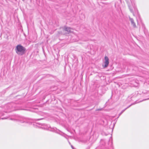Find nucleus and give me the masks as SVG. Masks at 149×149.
<instances>
[{"mask_svg": "<svg viewBox=\"0 0 149 149\" xmlns=\"http://www.w3.org/2000/svg\"><path fill=\"white\" fill-rule=\"evenodd\" d=\"M26 49L21 45H17L15 49L16 53L18 55H23L25 53Z\"/></svg>", "mask_w": 149, "mask_h": 149, "instance_id": "1", "label": "nucleus"}, {"mask_svg": "<svg viewBox=\"0 0 149 149\" xmlns=\"http://www.w3.org/2000/svg\"><path fill=\"white\" fill-rule=\"evenodd\" d=\"M18 120L22 123L31 124L34 122L35 120L26 118L21 117Z\"/></svg>", "mask_w": 149, "mask_h": 149, "instance_id": "2", "label": "nucleus"}, {"mask_svg": "<svg viewBox=\"0 0 149 149\" xmlns=\"http://www.w3.org/2000/svg\"><path fill=\"white\" fill-rule=\"evenodd\" d=\"M131 3L132 4V6L131 5H129V8L130 9V12L133 13V15H134V14L133 13V8L134 9V10L135 11H137V8L135 6L134 3L132 2V1H131Z\"/></svg>", "mask_w": 149, "mask_h": 149, "instance_id": "3", "label": "nucleus"}, {"mask_svg": "<svg viewBox=\"0 0 149 149\" xmlns=\"http://www.w3.org/2000/svg\"><path fill=\"white\" fill-rule=\"evenodd\" d=\"M104 67L106 68L108 66L109 64V59L107 56H105L104 57Z\"/></svg>", "mask_w": 149, "mask_h": 149, "instance_id": "4", "label": "nucleus"}, {"mask_svg": "<svg viewBox=\"0 0 149 149\" xmlns=\"http://www.w3.org/2000/svg\"><path fill=\"white\" fill-rule=\"evenodd\" d=\"M72 29L70 27H65L64 29V30L67 32V33L69 34L70 33H72L73 32L72 31Z\"/></svg>", "mask_w": 149, "mask_h": 149, "instance_id": "5", "label": "nucleus"}, {"mask_svg": "<svg viewBox=\"0 0 149 149\" xmlns=\"http://www.w3.org/2000/svg\"><path fill=\"white\" fill-rule=\"evenodd\" d=\"M42 125L43 126V127H42V129L46 130H51L49 129V127H50L49 126V125H48L47 124H43Z\"/></svg>", "mask_w": 149, "mask_h": 149, "instance_id": "6", "label": "nucleus"}, {"mask_svg": "<svg viewBox=\"0 0 149 149\" xmlns=\"http://www.w3.org/2000/svg\"><path fill=\"white\" fill-rule=\"evenodd\" d=\"M129 20L130 21L131 24L133 26V27L136 28V25L134 22L133 19L130 17Z\"/></svg>", "mask_w": 149, "mask_h": 149, "instance_id": "7", "label": "nucleus"}, {"mask_svg": "<svg viewBox=\"0 0 149 149\" xmlns=\"http://www.w3.org/2000/svg\"><path fill=\"white\" fill-rule=\"evenodd\" d=\"M132 105V104H131L130 105V106H129L127 108H126L125 109H124L121 112H122V113L127 109V108H129V107H130L131 105Z\"/></svg>", "mask_w": 149, "mask_h": 149, "instance_id": "8", "label": "nucleus"}, {"mask_svg": "<svg viewBox=\"0 0 149 149\" xmlns=\"http://www.w3.org/2000/svg\"><path fill=\"white\" fill-rule=\"evenodd\" d=\"M149 100V98H148L147 99H145L144 100H142V101H145V100Z\"/></svg>", "mask_w": 149, "mask_h": 149, "instance_id": "9", "label": "nucleus"}, {"mask_svg": "<svg viewBox=\"0 0 149 149\" xmlns=\"http://www.w3.org/2000/svg\"><path fill=\"white\" fill-rule=\"evenodd\" d=\"M122 114V112H120L119 114V116L118 117H118L121 115V114Z\"/></svg>", "mask_w": 149, "mask_h": 149, "instance_id": "10", "label": "nucleus"}, {"mask_svg": "<svg viewBox=\"0 0 149 149\" xmlns=\"http://www.w3.org/2000/svg\"><path fill=\"white\" fill-rule=\"evenodd\" d=\"M42 119H43V118H40V119H37V120H42Z\"/></svg>", "mask_w": 149, "mask_h": 149, "instance_id": "11", "label": "nucleus"}, {"mask_svg": "<svg viewBox=\"0 0 149 149\" xmlns=\"http://www.w3.org/2000/svg\"><path fill=\"white\" fill-rule=\"evenodd\" d=\"M7 118H1V119H7Z\"/></svg>", "mask_w": 149, "mask_h": 149, "instance_id": "12", "label": "nucleus"}, {"mask_svg": "<svg viewBox=\"0 0 149 149\" xmlns=\"http://www.w3.org/2000/svg\"><path fill=\"white\" fill-rule=\"evenodd\" d=\"M71 147L73 149V146H71Z\"/></svg>", "mask_w": 149, "mask_h": 149, "instance_id": "13", "label": "nucleus"}, {"mask_svg": "<svg viewBox=\"0 0 149 149\" xmlns=\"http://www.w3.org/2000/svg\"><path fill=\"white\" fill-rule=\"evenodd\" d=\"M10 120H13V119H12V118H10Z\"/></svg>", "mask_w": 149, "mask_h": 149, "instance_id": "14", "label": "nucleus"}, {"mask_svg": "<svg viewBox=\"0 0 149 149\" xmlns=\"http://www.w3.org/2000/svg\"><path fill=\"white\" fill-rule=\"evenodd\" d=\"M51 131H54V130H52V129L51 130Z\"/></svg>", "mask_w": 149, "mask_h": 149, "instance_id": "15", "label": "nucleus"}]
</instances>
